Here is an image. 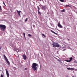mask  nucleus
<instances>
[{
    "mask_svg": "<svg viewBox=\"0 0 77 77\" xmlns=\"http://www.w3.org/2000/svg\"><path fill=\"white\" fill-rule=\"evenodd\" d=\"M14 68H15V69H16V68H16V67H14Z\"/></svg>",
    "mask_w": 77,
    "mask_h": 77,
    "instance_id": "nucleus-36",
    "label": "nucleus"
},
{
    "mask_svg": "<svg viewBox=\"0 0 77 77\" xmlns=\"http://www.w3.org/2000/svg\"><path fill=\"white\" fill-rule=\"evenodd\" d=\"M2 9V7L0 6V11Z\"/></svg>",
    "mask_w": 77,
    "mask_h": 77,
    "instance_id": "nucleus-26",
    "label": "nucleus"
},
{
    "mask_svg": "<svg viewBox=\"0 0 77 77\" xmlns=\"http://www.w3.org/2000/svg\"><path fill=\"white\" fill-rule=\"evenodd\" d=\"M2 49V47H0V50H1Z\"/></svg>",
    "mask_w": 77,
    "mask_h": 77,
    "instance_id": "nucleus-33",
    "label": "nucleus"
},
{
    "mask_svg": "<svg viewBox=\"0 0 77 77\" xmlns=\"http://www.w3.org/2000/svg\"><path fill=\"white\" fill-rule=\"evenodd\" d=\"M46 8H47V7L46 6V5H45V6L42 5V8L43 10H45Z\"/></svg>",
    "mask_w": 77,
    "mask_h": 77,
    "instance_id": "nucleus-4",
    "label": "nucleus"
},
{
    "mask_svg": "<svg viewBox=\"0 0 77 77\" xmlns=\"http://www.w3.org/2000/svg\"><path fill=\"white\" fill-rule=\"evenodd\" d=\"M57 26H58L59 27H60V28H62V26L61 25L60 23H58Z\"/></svg>",
    "mask_w": 77,
    "mask_h": 77,
    "instance_id": "nucleus-8",
    "label": "nucleus"
},
{
    "mask_svg": "<svg viewBox=\"0 0 77 77\" xmlns=\"http://www.w3.org/2000/svg\"><path fill=\"white\" fill-rule=\"evenodd\" d=\"M28 36H29V37H32V35L30 34H28Z\"/></svg>",
    "mask_w": 77,
    "mask_h": 77,
    "instance_id": "nucleus-16",
    "label": "nucleus"
},
{
    "mask_svg": "<svg viewBox=\"0 0 77 77\" xmlns=\"http://www.w3.org/2000/svg\"><path fill=\"white\" fill-rule=\"evenodd\" d=\"M66 7H70V6H69V5H66Z\"/></svg>",
    "mask_w": 77,
    "mask_h": 77,
    "instance_id": "nucleus-22",
    "label": "nucleus"
},
{
    "mask_svg": "<svg viewBox=\"0 0 77 77\" xmlns=\"http://www.w3.org/2000/svg\"><path fill=\"white\" fill-rule=\"evenodd\" d=\"M42 35L44 37H46V36L45 35H44V34H42Z\"/></svg>",
    "mask_w": 77,
    "mask_h": 77,
    "instance_id": "nucleus-19",
    "label": "nucleus"
},
{
    "mask_svg": "<svg viewBox=\"0 0 77 77\" xmlns=\"http://www.w3.org/2000/svg\"><path fill=\"white\" fill-rule=\"evenodd\" d=\"M75 63H77V61H74Z\"/></svg>",
    "mask_w": 77,
    "mask_h": 77,
    "instance_id": "nucleus-27",
    "label": "nucleus"
},
{
    "mask_svg": "<svg viewBox=\"0 0 77 77\" xmlns=\"http://www.w3.org/2000/svg\"><path fill=\"white\" fill-rule=\"evenodd\" d=\"M67 69H70V68H67Z\"/></svg>",
    "mask_w": 77,
    "mask_h": 77,
    "instance_id": "nucleus-28",
    "label": "nucleus"
},
{
    "mask_svg": "<svg viewBox=\"0 0 77 77\" xmlns=\"http://www.w3.org/2000/svg\"><path fill=\"white\" fill-rule=\"evenodd\" d=\"M51 32L53 33H54V34H55V35H57V34L56 32H54L53 31L51 30Z\"/></svg>",
    "mask_w": 77,
    "mask_h": 77,
    "instance_id": "nucleus-13",
    "label": "nucleus"
},
{
    "mask_svg": "<svg viewBox=\"0 0 77 77\" xmlns=\"http://www.w3.org/2000/svg\"><path fill=\"white\" fill-rule=\"evenodd\" d=\"M70 69H72V70H73V69H74L71 68Z\"/></svg>",
    "mask_w": 77,
    "mask_h": 77,
    "instance_id": "nucleus-29",
    "label": "nucleus"
},
{
    "mask_svg": "<svg viewBox=\"0 0 77 77\" xmlns=\"http://www.w3.org/2000/svg\"><path fill=\"white\" fill-rule=\"evenodd\" d=\"M23 35H24V36H25V35H26V34H25V33L24 32H23Z\"/></svg>",
    "mask_w": 77,
    "mask_h": 77,
    "instance_id": "nucleus-24",
    "label": "nucleus"
},
{
    "mask_svg": "<svg viewBox=\"0 0 77 77\" xmlns=\"http://www.w3.org/2000/svg\"><path fill=\"white\" fill-rule=\"evenodd\" d=\"M6 71V74L7 77H9V73L8 72V71L7 70V69H5Z\"/></svg>",
    "mask_w": 77,
    "mask_h": 77,
    "instance_id": "nucleus-7",
    "label": "nucleus"
},
{
    "mask_svg": "<svg viewBox=\"0 0 77 77\" xmlns=\"http://www.w3.org/2000/svg\"><path fill=\"white\" fill-rule=\"evenodd\" d=\"M1 77H3V75L2 74H1Z\"/></svg>",
    "mask_w": 77,
    "mask_h": 77,
    "instance_id": "nucleus-25",
    "label": "nucleus"
},
{
    "mask_svg": "<svg viewBox=\"0 0 77 77\" xmlns=\"http://www.w3.org/2000/svg\"><path fill=\"white\" fill-rule=\"evenodd\" d=\"M52 45H53V47H60L58 43H56L54 42H53Z\"/></svg>",
    "mask_w": 77,
    "mask_h": 77,
    "instance_id": "nucleus-3",
    "label": "nucleus"
},
{
    "mask_svg": "<svg viewBox=\"0 0 77 77\" xmlns=\"http://www.w3.org/2000/svg\"><path fill=\"white\" fill-rule=\"evenodd\" d=\"M3 57L5 59V60H7V59H8V58H7V57H6V56H5V55L4 54L3 55Z\"/></svg>",
    "mask_w": 77,
    "mask_h": 77,
    "instance_id": "nucleus-11",
    "label": "nucleus"
},
{
    "mask_svg": "<svg viewBox=\"0 0 77 77\" xmlns=\"http://www.w3.org/2000/svg\"><path fill=\"white\" fill-rule=\"evenodd\" d=\"M25 38L26 39V36H24Z\"/></svg>",
    "mask_w": 77,
    "mask_h": 77,
    "instance_id": "nucleus-34",
    "label": "nucleus"
},
{
    "mask_svg": "<svg viewBox=\"0 0 77 77\" xmlns=\"http://www.w3.org/2000/svg\"><path fill=\"white\" fill-rule=\"evenodd\" d=\"M22 56H23V59H24V60H26V59H27V57H26V55L23 54V55Z\"/></svg>",
    "mask_w": 77,
    "mask_h": 77,
    "instance_id": "nucleus-6",
    "label": "nucleus"
},
{
    "mask_svg": "<svg viewBox=\"0 0 77 77\" xmlns=\"http://www.w3.org/2000/svg\"><path fill=\"white\" fill-rule=\"evenodd\" d=\"M3 4L6 6V5H5V2H3Z\"/></svg>",
    "mask_w": 77,
    "mask_h": 77,
    "instance_id": "nucleus-21",
    "label": "nucleus"
},
{
    "mask_svg": "<svg viewBox=\"0 0 77 77\" xmlns=\"http://www.w3.org/2000/svg\"><path fill=\"white\" fill-rule=\"evenodd\" d=\"M3 57L5 59V60H7V59H8V58H7V57H6V56H5V55L4 54L3 55Z\"/></svg>",
    "mask_w": 77,
    "mask_h": 77,
    "instance_id": "nucleus-12",
    "label": "nucleus"
},
{
    "mask_svg": "<svg viewBox=\"0 0 77 77\" xmlns=\"http://www.w3.org/2000/svg\"><path fill=\"white\" fill-rule=\"evenodd\" d=\"M62 12H65V9H63L62 11Z\"/></svg>",
    "mask_w": 77,
    "mask_h": 77,
    "instance_id": "nucleus-18",
    "label": "nucleus"
},
{
    "mask_svg": "<svg viewBox=\"0 0 77 77\" xmlns=\"http://www.w3.org/2000/svg\"><path fill=\"white\" fill-rule=\"evenodd\" d=\"M67 39H68V41H69V39H68V38H67Z\"/></svg>",
    "mask_w": 77,
    "mask_h": 77,
    "instance_id": "nucleus-32",
    "label": "nucleus"
},
{
    "mask_svg": "<svg viewBox=\"0 0 77 77\" xmlns=\"http://www.w3.org/2000/svg\"><path fill=\"white\" fill-rule=\"evenodd\" d=\"M33 27H35V26L33 25Z\"/></svg>",
    "mask_w": 77,
    "mask_h": 77,
    "instance_id": "nucleus-31",
    "label": "nucleus"
},
{
    "mask_svg": "<svg viewBox=\"0 0 77 77\" xmlns=\"http://www.w3.org/2000/svg\"><path fill=\"white\" fill-rule=\"evenodd\" d=\"M37 8L38 9V11H39V10H40V8H39V6H37Z\"/></svg>",
    "mask_w": 77,
    "mask_h": 77,
    "instance_id": "nucleus-15",
    "label": "nucleus"
},
{
    "mask_svg": "<svg viewBox=\"0 0 77 77\" xmlns=\"http://www.w3.org/2000/svg\"><path fill=\"white\" fill-rule=\"evenodd\" d=\"M7 63L8 64V65H10V62H9V60H8L7 59L6 60H5Z\"/></svg>",
    "mask_w": 77,
    "mask_h": 77,
    "instance_id": "nucleus-9",
    "label": "nucleus"
},
{
    "mask_svg": "<svg viewBox=\"0 0 77 77\" xmlns=\"http://www.w3.org/2000/svg\"><path fill=\"white\" fill-rule=\"evenodd\" d=\"M38 15H41V12L39 11H38Z\"/></svg>",
    "mask_w": 77,
    "mask_h": 77,
    "instance_id": "nucleus-14",
    "label": "nucleus"
},
{
    "mask_svg": "<svg viewBox=\"0 0 77 77\" xmlns=\"http://www.w3.org/2000/svg\"><path fill=\"white\" fill-rule=\"evenodd\" d=\"M6 26L5 25H0V28H1V31H5V30L6 29Z\"/></svg>",
    "mask_w": 77,
    "mask_h": 77,
    "instance_id": "nucleus-2",
    "label": "nucleus"
},
{
    "mask_svg": "<svg viewBox=\"0 0 77 77\" xmlns=\"http://www.w3.org/2000/svg\"><path fill=\"white\" fill-rule=\"evenodd\" d=\"M50 24H51V26H54V25H53V24H52L51 23H50Z\"/></svg>",
    "mask_w": 77,
    "mask_h": 77,
    "instance_id": "nucleus-23",
    "label": "nucleus"
},
{
    "mask_svg": "<svg viewBox=\"0 0 77 77\" xmlns=\"http://www.w3.org/2000/svg\"><path fill=\"white\" fill-rule=\"evenodd\" d=\"M17 12L19 16H20V13H21V11H18V10H17Z\"/></svg>",
    "mask_w": 77,
    "mask_h": 77,
    "instance_id": "nucleus-10",
    "label": "nucleus"
},
{
    "mask_svg": "<svg viewBox=\"0 0 77 77\" xmlns=\"http://www.w3.org/2000/svg\"><path fill=\"white\" fill-rule=\"evenodd\" d=\"M38 64L35 63H32V66H31L33 71H36L38 69Z\"/></svg>",
    "mask_w": 77,
    "mask_h": 77,
    "instance_id": "nucleus-1",
    "label": "nucleus"
},
{
    "mask_svg": "<svg viewBox=\"0 0 77 77\" xmlns=\"http://www.w3.org/2000/svg\"><path fill=\"white\" fill-rule=\"evenodd\" d=\"M27 68H25V70H27Z\"/></svg>",
    "mask_w": 77,
    "mask_h": 77,
    "instance_id": "nucleus-30",
    "label": "nucleus"
},
{
    "mask_svg": "<svg viewBox=\"0 0 77 77\" xmlns=\"http://www.w3.org/2000/svg\"><path fill=\"white\" fill-rule=\"evenodd\" d=\"M61 2H64V0H59Z\"/></svg>",
    "mask_w": 77,
    "mask_h": 77,
    "instance_id": "nucleus-17",
    "label": "nucleus"
},
{
    "mask_svg": "<svg viewBox=\"0 0 77 77\" xmlns=\"http://www.w3.org/2000/svg\"><path fill=\"white\" fill-rule=\"evenodd\" d=\"M28 20V18H26V20H25V22H26V21H27V20Z\"/></svg>",
    "mask_w": 77,
    "mask_h": 77,
    "instance_id": "nucleus-20",
    "label": "nucleus"
},
{
    "mask_svg": "<svg viewBox=\"0 0 77 77\" xmlns=\"http://www.w3.org/2000/svg\"><path fill=\"white\" fill-rule=\"evenodd\" d=\"M69 59L70 60H65V61H66V62H71V60H72V57H71L69 58Z\"/></svg>",
    "mask_w": 77,
    "mask_h": 77,
    "instance_id": "nucleus-5",
    "label": "nucleus"
},
{
    "mask_svg": "<svg viewBox=\"0 0 77 77\" xmlns=\"http://www.w3.org/2000/svg\"><path fill=\"white\" fill-rule=\"evenodd\" d=\"M67 29H68V30H69V28H67Z\"/></svg>",
    "mask_w": 77,
    "mask_h": 77,
    "instance_id": "nucleus-35",
    "label": "nucleus"
}]
</instances>
